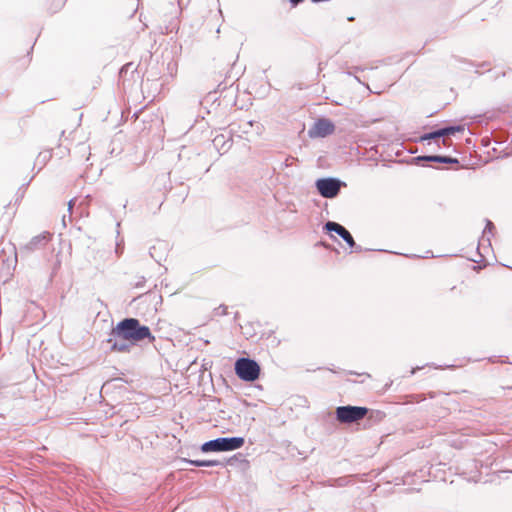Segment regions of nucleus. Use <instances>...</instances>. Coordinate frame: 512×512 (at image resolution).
<instances>
[{
	"instance_id": "f257e3e1",
	"label": "nucleus",
	"mask_w": 512,
	"mask_h": 512,
	"mask_svg": "<svg viewBox=\"0 0 512 512\" xmlns=\"http://www.w3.org/2000/svg\"><path fill=\"white\" fill-rule=\"evenodd\" d=\"M145 340L148 343L155 341L150 328L142 325L137 318L127 317L111 329L105 342L110 345L111 352L129 353L134 346Z\"/></svg>"
},
{
	"instance_id": "f03ea898",
	"label": "nucleus",
	"mask_w": 512,
	"mask_h": 512,
	"mask_svg": "<svg viewBox=\"0 0 512 512\" xmlns=\"http://www.w3.org/2000/svg\"><path fill=\"white\" fill-rule=\"evenodd\" d=\"M245 443L244 437L232 436V437H218L209 441L204 442L200 446V450L203 453L209 452H227L241 448Z\"/></svg>"
},
{
	"instance_id": "7ed1b4c3",
	"label": "nucleus",
	"mask_w": 512,
	"mask_h": 512,
	"mask_svg": "<svg viewBox=\"0 0 512 512\" xmlns=\"http://www.w3.org/2000/svg\"><path fill=\"white\" fill-rule=\"evenodd\" d=\"M234 370L237 377L245 382H254L259 378L261 368L257 361L240 357L235 361Z\"/></svg>"
},
{
	"instance_id": "20e7f679",
	"label": "nucleus",
	"mask_w": 512,
	"mask_h": 512,
	"mask_svg": "<svg viewBox=\"0 0 512 512\" xmlns=\"http://www.w3.org/2000/svg\"><path fill=\"white\" fill-rule=\"evenodd\" d=\"M369 412L367 407L362 406H339L335 410V418L339 423L351 424L362 420Z\"/></svg>"
},
{
	"instance_id": "39448f33",
	"label": "nucleus",
	"mask_w": 512,
	"mask_h": 512,
	"mask_svg": "<svg viewBox=\"0 0 512 512\" xmlns=\"http://www.w3.org/2000/svg\"><path fill=\"white\" fill-rule=\"evenodd\" d=\"M347 184L336 177H324L315 181L317 192L324 198L333 199L337 197L341 188L346 187Z\"/></svg>"
},
{
	"instance_id": "423d86ee",
	"label": "nucleus",
	"mask_w": 512,
	"mask_h": 512,
	"mask_svg": "<svg viewBox=\"0 0 512 512\" xmlns=\"http://www.w3.org/2000/svg\"><path fill=\"white\" fill-rule=\"evenodd\" d=\"M334 122L328 118L321 117L315 120L308 130L310 138H325L335 132Z\"/></svg>"
},
{
	"instance_id": "0eeeda50",
	"label": "nucleus",
	"mask_w": 512,
	"mask_h": 512,
	"mask_svg": "<svg viewBox=\"0 0 512 512\" xmlns=\"http://www.w3.org/2000/svg\"><path fill=\"white\" fill-rule=\"evenodd\" d=\"M323 230L326 231L327 233L330 234V237L333 239V240H337L335 236H333L331 233H336L337 235H339V237H341L345 242L346 244L349 246V247H354L355 245V241H354V238L353 236L351 235V233L344 227L342 226L341 224L337 223V222H334V221H327L324 226H323Z\"/></svg>"
},
{
	"instance_id": "6e6552de",
	"label": "nucleus",
	"mask_w": 512,
	"mask_h": 512,
	"mask_svg": "<svg viewBox=\"0 0 512 512\" xmlns=\"http://www.w3.org/2000/svg\"><path fill=\"white\" fill-rule=\"evenodd\" d=\"M50 240V233L44 232L34 236L27 244L21 247V251L28 253L44 247Z\"/></svg>"
},
{
	"instance_id": "1a4fd4ad",
	"label": "nucleus",
	"mask_w": 512,
	"mask_h": 512,
	"mask_svg": "<svg viewBox=\"0 0 512 512\" xmlns=\"http://www.w3.org/2000/svg\"><path fill=\"white\" fill-rule=\"evenodd\" d=\"M465 127L464 125H448L444 127H440V137H441V143L444 146L451 145V141L448 139L449 136L454 135L456 133L464 132Z\"/></svg>"
},
{
	"instance_id": "9d476101",
	"label": "nucleus",
	"mask_w": 512,
	"mask_h": 512,
	"mask_svg": "<svg viewBox=\"0 0 512 512\" xmlns=\"http://www.w3.org/2000/svg\"><path fill=\"white\" fill-rule=\"evenodd\" d=\"M182 461L196 467L223 466V463L219 460H191L183 458Z\"/></svg>"
},
{
	"instance_id": "9b49d317",
	"label": "nucleus",
	"mask_w": 512,
	"mask_h": 512,
	"mask_svg": "<svg viewBox=\"0 0 512 512\" xmlns=\"http://www.w3.org/2000/svg\"><path fill=\"white\" fill-rule=\"evenodd\" d=\"M429 162L441 163V164H456L458 165L459 159L446 155H430Z\"/></svg>"
},
{
	"instance_id": "f8f14e48",
	"label": "nucleus",
	"mask_w": 512,
	"mask_h": 512,
	"mask_svg": "<svg viewBox=\"0 0 512 512\" xmlns=\"http://www.w3.org/2000/svg\"><path fill=\"white\" fill-rule=\"evenodd\" d=\"M431 140H434L436 142V144L439 146V143L441 142L439 128L435 129L431 132L424 133L423 135H421L419 137L418 142H421V143H423L425 141L430 142Z\"/></svg>"
},
{
	"instance_id": "ddd939ff",
	"label": "nucleus",
	"mask_w": 512,
	"mask_h": 512,
	"mask_svg": "<svg viewBox=\"0 0 512 512\" xmlns=\"http://www.w3.org/2000/svg\"><path fill=\"white\" fill-rule=\"evenodd\" d=\"M492 229H494V224L490 221V220H486V226H485V229L483 230V234H482V237H481V242H487V244L490 246L491 245V242H490V237L489 236H486V233H491Z\"/></svg>"
},
{
	"instance_id": "4468645a",
	"label": "nucleus",
	"mask_w": 512,
	"mask_h": 512,
	"mask_svg": "<svg viewBox=\"0 0 512 512\" xmlns=\"http://www.w3.org/2000/svg\"><path fill=\"white\" fill-rule=\"evenodd\" d=\"M50 158H51V151L46 150V151L40 152L38 154L36 162L40 163L42 165H45L47 163V161L50 160Z\"/></svg>"
},
{
	"instance_id": "2eb2a0df",
	"label": "nucleus",
	"mask_w": 512,
	"mask_h": 512,
	"mask_svg": "<svg viewBox=\"0 0 512 512\" xmlns=\"http://www.w3.org/2000/svg\"><path fill=\"white\" fill-rule=\"evenodd\" d=\"M162 247H166V244L164 242H159L158 243V246L157 245H154L150 248L149 250V254L150 256L157 262V263H160V260H161V257H158L155 255V252L157 251V249L159 248H162Z\"/></svg>"
},
{
	"instance_id": "dca6fc26",
	"label": "nucleus",
	"mask_w": 512,
	"mask_h": 512,
	"mask_svg": "<svg viewBox=\"0 0 512 512\" xmlns=\"http://www.w3.org/2000/svg\"><path fill=\"white\" fill-rule=\"evenodd\" d=\"M430 155L416 156L411 159V163L415 165H422V162H429Z\"/></svg>"
},
{
	"instance_id": "f3484780",
	"label": "nucleus",
	"mask_w": 512,
	"mask_h": 512,
	"mask_svg": "<svg viewBox=\"0 0 512 512\" xmlns=\"http://www.w3.org/2000/svg\"><path fill=\"white\" fill-rule=\"evenodd\" d=\"M333 481H334V483H333L334 486L342 487V486H346L349 483V478L348 477H339V478L334 479Z\"/></svg>"
},
{
	"instance_id": "a211bd4d",
	"label": "nucleus",
	"mask_w": 512,
	"mask_h": 512,
	"mask_svg": "<svg viewBox=\"0 0 512 512\" xmlns=\"http://www.w3.org/2000/svg\"><path fill=\"white\" fill-rule=\"evenodd\" d=\"M213 144H214L215 147H218L221 144V148L225 149V145L227 143L224 141V136L223 135H218V136H216L214 138Z\"/></svg>"
},
{
	"instance_id": "6ab92c4d",
	"label": "nucleus",
	"mask_w": 512,
	"mask_h": 512,
	"mask_svg": "<svg viewBox=\"0 0 512 512\" xmlns=\"http://www.w3.org/2000/svg\"><path fill=\"white\" fill-rule=\"evenodd\" d=\"M215 315H226L227 314V306L220 305L219 307L214 309Z\"/></svg>"
},
{
	"instance_id": "aec40b11",
	"label": "nucleus",
	"mask_w": 512,
	"mask_h": 512,
	"mask_svg": "<svg viewBox=\"0 0 512 512\" xmlns=\"http://www.w3.org/2000/svg\"><path fill=\"white\" fill-rule=\"evenodd\" d=\"M146 282V278L144 276H137V281L134 283V287L142 288Z\"/></svg>"
},
{
	"instance_id": "412c9836",
	"label": "nucleus",
	"mask_w": 512,
	"mask_h": 512,
	"mask_svg": "<svg viewBox=\"0 0 512 512\" xmlns=\"http://www.w3.org/2000/svg\"><path fill=\"white\" fill-rule=\"evenodd\" d=\"M350 248H351L352 252H355V253H360L364 250L362 248V246L357 245L356 243H355L354 247H350Z\"/></svg>"
},
{
	"instance_id": "4be33fe9",
	"label": "nucleus",
	"mask_w": 512,
	"mask_h": 512,
	"mask_svg": "<svg viewBox=\"0 0 512 512\" xmlns=\"http://www.w3.org/2000/svg\"><path fill=\"white\" fill-rule=\"evenodd\" d=\"M304 0H289L292 7L298 6L300 3H302Z\"/></svg>"
},
{
	"instance_id": "5701e85b",
	"label": "nucleus",
	"mask_w": 512,
	"mask_h": 512,
	"mask_svg": "<svg viewBox=\"0 0 512 512\" xmlns=\"http://www.w3.org/2000/svg\"><path fill=\"white\" fill-rule=\"evenodd\" d=\"M130 2H131L132 6H134V5L136 6V8H135V10L133 12V13H135L136 10L138 9L139 5H140V0H130Z\"/></svg>"
},
{
	"instance_id": "b1692460",
	"label": "nucleus",
	"mask_w": 512,
	"mask_h": 512,
	"mask_svg": "<svg viewBox=\"0 0 512 512\" xmlns=\"http://www.w3.org/2000/svg\"><path fill=\"white\" fill-rule=\"evenodd\" d=\"M317 245H318V246H322V247H324L325 249H330V248H331V245H330V244H328V243H326V242H324V241H320Z\"/></svg>"
},
{
	"instance_id": "393cba45",
	"label": "nucleus",
	"mask_w": 512,
	"mask_h": 512,
	"mask_svg": "<svg viewBox=\"0 0 512 512\" xmlns=\"http://www.w3.org/2000/svg\"><path fill=\"white\" fill-rule=\"evenodd\" d=\"M226 88H227V86H226V85H224V86H223V83H220V84H218L217 91H218V92H219V91H223V90H225Z\"/></svg>"
},
{
	"instance_id": "a878e982",
	"label": "nucleus",
	"mask_w": 512,
	"mask_h": 512,
	"mask_svg": "<svg viewBox=\"0 0 512 512\" xmlns=\"http://www.w3.org/2000/svg\"><path fill=\"white\" fill-rule=\"evenodd\" d=\"M73 205H74V199H71L68 203V210L69 212H71L72 208H73Z\"/></svg>"
},
{
	"instance_id": "bb28decb",
	"label": "nucleus",
	"mask_w": 512,
	"mask_h": 512,
	"mask_svg": "<svg viewBox=\"0 0 512 512\" xmlns=\"http://www.w3.org/2000/svg\"><path fill=\"white\" fill-rule=\"evenodd\" d=\"M422 367H416L412 369L411 374H414L417 370H420Z\"/></svg>"
},
{
	"instance_id": "cd10ccee",
	"label": "nucleus",
	"mask_w": 512,
	"mask_h": 512,
	"mask_svg": "<svg viewBox=\"0 0 512 512\" xmlns=\"http://www.w3.org/2000/svg\"><path fill=\"white\" fill-rule=\"evenodd\" d=\"M455 365H446L445 368H454Z\"/></svg>"
},
{
	"instance_id": "c85d7f7f",
	"label": "nucleus",
	"mask_w": 512,
	"mask_h": 512,
	"mask_svg": "<svg viewBox=\"0 0 512 512\" xmlns=\"http://www.w3.org/2000/svg\"><path fill=\"white\" fill-rule=\"evenodd\" d=\"M354 17H348V21H353Z\"/></svg>"
},
{
	"instance_id": "c756f323",
	"label": "nucleus",
	"mask_w": 512,
	"mask_h": 512,
	"mask_svg": "<svg viewBox=\"0 0 512 512\" xmlns=\"http://www.w3.org/2000/svg\"><path fill=\"white\" fill-rule=\"evenodd\" d=\"M512 364V362H510Z\"/></svg>"
}]
</instances>
